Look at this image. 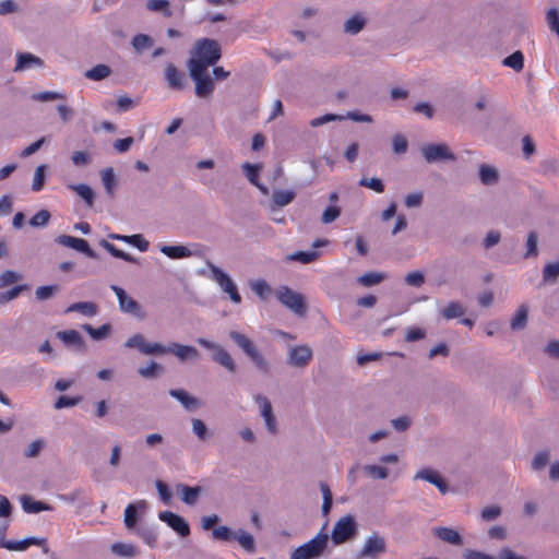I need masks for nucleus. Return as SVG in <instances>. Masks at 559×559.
Returning a JSON list of instances; mask_svg holds the SVG:
<instances>
[{
    "label": "nucleus",
    "instance_id": "obj_1",
    "mask_svg": "<svg viewBox=\"0 0 559 559\" xmlns=\"http://www.w3.org/2000/svg\"><path fill=\"white\" fill-rule=\"evenodd\" d=\"M126 348L138 349L145 356L174 355L179 362L197 361L200 359V352L191 345L171 342L163 345L158 342H148L141 333L131 335L123 344Z\"/></svg>",
    "mask_w": 559,
    "mask_h": 559
},
{
    "label": "nucleus",
    "instance_id": "obj_2",
    "mask_svg": "<svg viewBox=\"0 0 559 559\" xmlns=\"http://www.w3.org/2000/svg\"><path fill=\"white\" fill-rule=\"evenodd\" d=\"M222 57V49L217 40L211 38L198 39L191 50V57L187 67L199 66L201 69H209L215 66Z\"/></svg>",
    "mask_w": 559,
    "mask_h": 559
},
{
    "label": "nucleus",
    "instance_id": "obj_3",
    "mask_svg": "<svg viewBox=\"0 0 559 559\" xmlns=\"http://www.w3.org/2000/svg\"><path fill=\"white\" fill-rule=\"evenodd\" d=\"M229 337L239 348H241L259 370L263 372L269 371L267 360L248 336L238 331H230Z\"/></svg>",
    "mask_w": 559,
    "mask_h": 559
},
{
    "label": "nucleus",
    "instance_id": "obj_4",
    "mask_svg": "<svg viewBox=\"0 0 559 559\" xmlns=\"http://www.w3.org/2000/svg\"><path fill=\"white\" fill-rule=\"evenodd\" d=\"M329 536L321 531L312 539L297 547L289 559H318L328 547Z\"/></svg>",
    "mask_w": 559,
    "mask_h": 559
},
{
    "label": "nucleus",
    "instance_id": "obj_5",
    "mask_svg": "<svg viewBox=\"0 0 559 559\" xmlns=\"http://www.w3.org/2000/svg\"><path fill=\"white\" fill-rule=\"evenodd\" d=\"M207 266L211 272V278L219 286V288L229 296V299L234 304L241 302V296L238 293L237 285L230 278V276L224 272L222 269L213 264L212 262H207Z\"/></svg>",
    "mask_w": 559,
    "mask_h": 559
},
{
    "label": "nucleus",
    "instance_id": "obj_6",
    "mask_svg": "<svg viewBox=\"0 0 559 559\" xmlns=\"http://www.w3.org/2000/svg\"><path fill=\"white\" fill-rule=\"evenodd\" d=\"M188 70L189 75L195 85V95L201 98L211 96L214 92L215 84L209 73V69H201L195 64L193 68H188Z\"/></svg>",
    "mask_w": 559,
    "mask_h": 559
},
{
    "label": "nucleus",
    "instance_id": "obj_7",
    "mask_svg": "<svg viewBox=\"0 0 559 559\" xmlns=\"http://www.w3.org/2000/svg\"><path fill=\"white\" fill-rule=\"evenodd\" d=\"M197 343L202 346L203 348H206L209 350H212V360L216 364L221 365L225 369H227L229 372L236 371V362L231 355L219 344H216L212 341H209L203 337H199L197 340Z\"/></svg>",
    "mask_w": 559,
    "mask_h": 559
},
{
    "label": "nucleus",
    "instance_id": "obj_8",
    "mask_svg": "<svg viewBox=\"0 0 559 559\" xmlns=\"http://www.w3.org/2000/svg\"><path fill=\"white\" fill-rule=\"evenodd\" d=\"M357 523L355 518L347 514L336 521L331 533V539L334 545H341L356 535Z\"/></svg>",
    "mask_w": 559,
    "mask_h": 559
},
{
    "label": "nucleus",
    "instance_id": "obj_9",
    "mask_svg": "<svg viewBox=\"0 0 559 559\" xmlns=\"http://www.w3.org/2000/svg\"><path fill=\"white\" fill-rule=\"evenodd\" d=\"M278 301L297 316H304L306 304L301 294L294 292L288 286H282L276 290Z\"/></svg>",
    "mask_w": 559,
    "mask_h": 559
},
{
    "label": "nucleus",
    "instance_id": "obj_10",
    "mask_svg": "<svg viewBox=\"0 0 559 559\" xmlns=\"http://www.w3.org/2000/svg\"><path fill=\"white\" fill-rule=\"evenodd\" d=\"M386 551V540L379 533H372L366 537L360 550L358 559H376Z\"/></svg>",
    "mask_w": 559,
    "mask_h": 559
},
{
    "label": "nucleus",
    "instance_id": "obj_11",
    "mask_svg": "<svg viewBox=\"0 0 559 559\" xmlns=\"http://www.w3.org/2000/svg\"><path fill=\"white\" fill-rule=\"evenodd\" d=\"M313 357V350L309 345L290 346L287 350L286 362L294 368L305 369Z\"/></svg>",
    "mask_w": 559,
    "mask_h": 559
},
{
    "label": "nucleus",
    "instance_id": "obj_12",
    "mask_svg": "<svg viewBox=\"0 0 559 559\" xmlns=\"http://www.w3.org/2000/svg\"><path fill=\"white\" fill-rule=\"evenodd\" d=\"M420 151L427 163L455 160V155L445 143L428 144L423 146Z\"/></svg>",
    "mask_w": 559,
    "mask_h": 559
},
{
    "label": "nucleus",
    "instance_id": "obj_13",
    "mask_svg": "<svg viewBox=\"0 0 559 559\" xmlns=\"http://www.w3.org/2000/svg\"><path fill=\"white\" fill-rule=\"evenodd\" d=\"M254 401L260 407V415L264 420L266 430L271 435H276L278 432V427L277 420L273 414L271 402L266 396H263L261 394L255 395Z\"/></svg>",
    "mask_w": 559,
    "mask_h": 559
},
{
    "label": "nucleus",
    "instance_id": "obj_14",
    "mask_svg": "<svg viewBox=\"0 0 559 559\" xmlns=\"http://www.w3.org/2000/svg\"><path fill=\"white\" fill-rule=\"evenodd\" d=\"M56 242L60 246L68 247L74 249L81 253H84L91 259H96V252L91 249L88 242L85 239L76 238L69 235H60L56 238Z\"/></svg>",
    "mask_w": 559,
    "mask_h": 559
},
{
    "label": "nucleus",
    "instance_id": "obj_15",
    "mask_svg": "<svg viewBox=\"0 0 559 559\" xmlns=\"http://www.w3.org/2000/svg\"><path fill=\"white\" fill-rule=\"evenodd\" d=\"M110 288L115 292V294L118 298V301H119V309L122 312L133 314L134 317H138V318L143 317L141 307L138 304V301L134 300L133 298L129 297L123 288H121L117 285H111Z\"/></svg>",
    "mask_w": 559,
    "mask_h": 559
},
{
    "label": "nucleus",
    "instance_id": "obj_16",
    "mask_svg": "<svg viewBox=\"0 0 559 559\" xmlns=\"http://www.w3.org/2000/svg\"><path fill=\"white\" fill-rule=\"evenodd\" d=\"M158 518L175 532H177L181 537H187L190 534V526L182 516L171 511H162L159 512Z\"/></svg>",
    "mask_w": 559,
    "mask_h": 559
},
{
    "label": "nucleus",
    "instance_id": "obj_17",
    "mask_svg": "<svg viewBox=\"0 0 559 559\" xmlns=\"http://www.w3.org/2000/svg\"><path fill=\"white\" fill-rule=\"evenodd\" d=\"M147 510V502L145 500H138L136 502L129 503L124 509L123 522L128 530H134L138 518L144 514Z\"/></svg>",
    "mask_w": 559,
    "mask_h": 559
},
{
    "label": "nucleus",
    "instance_id": "obj_18",
    "mask_svg": "<svg viewBox=\"0 0 559 559\" xmlns=\"http://www.w3.org/2000/svg\"><path fill=\"white\" fill-rule=\"evenodd\" d=\"M44 60L31 52H16V63L13 68L14 72H23L35 68H43Z\"/></svg>",
    "mask_w": 559,
    "mask_h": 559
},
{
    "label": "nucleus",
    "instance_id": "obj_19",
    "mask_svg": "<svg viewBox=\"0 0 559 559\" xmlns=\"http://www.w3.org/2000/svg\"><path fill=\"white\" fill-rule=\"evenodd\" d=\"M167 85L171 90H182L186 86V75L173 63H167L164 71Z\"/></svg>",
    "mask_w": 559,
    "mask_h": 559
},
{
    "label": "nucleus",
    "instance_id": "obj_20",
    "mask_svg": "<svg viewBox=\"0 0 559 559\" xmlns=\"http://www.w3.org/2000/svg\"><path fill=\"white\" fill-rule=\"evenodd\" d=\"M43 546V551L47 554L49 551V548L46 544L45 538L39 537H26L19 542L8 540V544L4 545V549L12 550V551H24L29 546Z\"/></svg>",
    "mask_w": 559,
    "mask_h": 559
},
{
    "label": "nucleus",
    "instance_id": "obj_21",
    "mask_svg": "<svg viewBox=\"0 0 559 559\" xmlns=\"http://www.w3.org/2000/svg\"><path fill=\"white\" fill-rule=\"evenodd\" d=\"M414 479L415 480H417V479L426 480V481L435 485L441 493L448 492V485L442 479L440 474L432 468H423V469L418 471L414 475Z\"/></svg>",
    "mask_w": 559,
    "mask_h": 559
},
{
    "label": "nucleus",
    "instance_id": "obj_22",
    "mask_svg": "<svg viewBox=\"0 0 559 559\" xmlns=\"http://www.w3.org/2000/svg\"><path fill=\"white\" fill-rule=\"evenodd\" d=\"M367 23V15L364 12H357L344 22L343 32L347 35H357L366 27Z\"/></svg>",
    "mask_w": 559,
    "mask_h": 559
},
{
    "label": "nucleus",
    "instance_id": "obj_23",
    "mask_svg": "<svg viewBox=\"0 0 559 559\" xmlns=\"http://www.w3.org/2000/svg\"><path fill=\"white\" fill-rule=\"evenodd\" d=\"M241 168L251 185L257 187L263 194H269V189L259 181V175L262 169L261 164L243 163Z\"/></svg>",
    "mask_w": 559,
    "mask_h": 559
},
{
    "label": "nucleus",
    "instance_id": "obj_24",
    "mask_svg": "<svg viewBox=\"0 0 559 559\" xmlns=\"http://www.w3.org/2000/svg\"><path fill=\"white\" fill-rule=\"evenodd\" d=\"M176 489L177 492L180 495L181 501L188 506H194L198 502L202 491L201 487L199 486L190 487L185 484H178L176 486Z\"/></svg>",
    "mask_w": 559,
    "mask_h": 559
},
{
    "label": "nucleus",
    "instance_id": "obj_25",
    "mask_svg": "<svg viewBox=\"0 0 559 559\" xmlns=\"http://www.w3.org/2000/svg\"><path fill=\"white\" fill-rule=\"evenodd\" d=\"M169 395L181 403V405L188 411H192L200 405V402L197 397L190 395L182 389H171L169 391Z\"/></svg>",
    "mask_w": 559,
    "mask_h": 559
},
{
    "label": "nucleus",
    "instance_id": "obj_26",
    "mask_svg": "<svg viewBox=\"0 0 559 559\" xmlns=\"http://www.w3.org/2000/svg\"><path fill=\"white\" fill-rule=\"evenodd\" d=\"M433 534L436 537H438L439 539H441L448 544L455 545V546H460L463 544L462 536L460 535L459 532H456L453 528L444 527V526L436 527L433 530Z\"/></svg>",
    "mask_w": 559,
    "mask_h": 559
},
{
    "label": "nucleus",
    "instance_id": "obj_27",
    "mask_svg": "<svg viewBox=\"0 0 559 559\" xmlns=\"http://www.w3.org/2000/svg\"><path fill=\"white\" fill-rule=\"evenodd\" d=\"M21 504H22V509L26 513H39L41 511H52L53 510V508L50 504H47L41 501H35L29 496H22Z\"/></svg>",
    "mask_w": 559,
    "mask_h": 559
},
{
    "label": "nucleus",
    "instance_id": "obj_28",
    "mask_svg": "<svg viewBox=\"0 0 559 559\" xmlns=\"http://www.w3.org/2000/svg\"><path fill=\"white\" fill-rule=\"evenodd\" d=\"M57 337L67 346H74L80 349L84 347V340L76 330L60 331L57 333Z\"/></svg>",
    "mask_w": 559,
    "mask_h": 559
},
{
    "label": "nucleus",
    "instance_id": "obj_29",
    "mask_svg": "<svg viewBox=\"0 0 559 559\" xmlns=\"http://www.w3.org/2000/svg\"><path fill=\"white\" fill-rule=\"evenodd\" d=\"M162 253L170 259H185L192 255V251L186 246H167L163 245L159 247Z\"/></svg>",
    "mask_w": 559,
    "mask_h": 559
},
{
    "label": "nucleus",
    "instance_id": "obj_30",
    "mask_svg": "<svg viewBox=\"0 0 559 559\" xmlns=\"http://www.w3.org/2000/svg\"><path fill=\"white\" fill-rule=\"evenodd\" d=\"M67 313L69 312H79L85 317H94L98 312V308L94 302L91 301H80L70 305L67 310Z\"/></svg>",
    "mask_w": 559,
    "mask_h": 559
},
{
    "label": "nucleus",
    "instance_id": "obj_31",
    "mask_svg": "<svg viewBox=\"0 0 559 559\" xmlns=\"http://www.w3.org/2000/svg\"><path fill=\"white\" fill-rule=\"evenodd\" d=\"M528 306L521 305L510 321V326L514 331L523 330L527 324Z\"/></svg>",
    "mask_w": 559,
    "mask_h": 559
},
{
    "label": "nucleus",
    "instance_id": "obj_32",
    "mask_svg": "<svg viewBox=\"0 0 559 559\" xmlns=\"http://www.w3.org/2000/svg\"><path fill=\"white\" fill-rule=\"evenodd\" d=\"M100 176L106 193L112 197L118 183L114 169L111 167H107L102 170Z\"/></svg>",
    "mask_w": 559,
    "mask_h": 559
},
{
    "label": "nucleus",
    "instance_id": "obj_33",
    "mask_svg": "<svg viewBox=\"0 0 559 559\" xmlns=\"http://www.w3.org/2000/svg\"><path fill=\"white\" fill-rule=\"evenodd\" d=\"M479 179L485 186L495 185L499 180L498 170L490 165L484 164L479 167Z\"/></svg>",
    "mask_w": 559,
    "mask_h": 559
},
{
    "label": "nucleus",
    "instance_id": "obj_34",
    "mask_svg": "<svg viewBox=\"0 0 559 559\" xmlns=\"http://www.w3.org/2000/svg\"><path fill=\"white\" fill-rule=\"evenodd\" d=\"M163 371V366L155 360H151L146 366H142L138 369V373L144 379H155L159 377Z\"/></svg>",
    "mask_w": 559,
    "mask_h": 559
},
{
    "label": "nucleus",
    "instance_id": "obj_35",
    "mask_svg": "<svg viewBox=\"0 0 559 559\" xmlns=\"http://www.w3.org/2000/svg\"><path fill=\"white\" fill-rule=\"evenodd\" d=\"M440 314L445 320L460 318L465 313L464 307L457 301H451L447 307L440 309Z\"/></svg>",
    "mask_w": 559,
    "mask_h": 559
},
{
    "label": "nucleus",
    "instance_id": "obj_36",
    "mask_svg": "<svg viewBox=\"0 0 559 559\" xmlns=\"http://www.w3.org/2000/svg\"><path fill=\"white\" fill-rule=\"evenodd\" d=\"M249 286L261 300H266L272 294V288L265 280L250 281Z\"/></svg>",
    "mask_w": 559,
    "mask_h": 559
},
{
    "label": "nucleus",
    "instance_id": "obj_37",
    "mask_svg": "<svg viewBox=\"0 0 559 559\" xmlns=\"http://www.w3.org/2000/svg\"><path fill=\"white\" fill-rule=\"evenodd\" d=\"M238 544L248 552H254L255 550V542H254V538L253 536L243 531V530H238L235 532V538Z\"/></svg>",
    "mask_w": 559,
    "mask_h": 559
},
{
    "label": "nucleus",
    "instance_id": "obj_38",
    "mask_svg": "<svg viewBox=\"0 0 559 559\" xmlns=\"http://www.w3.org/2000/svg\"><path fill=\"white\" fill-rule=\"evenodd\" d=\"M69 189L76 192V194L80 198H82L88 206L93 205L94 191L88 185H86V183L70 185Z\"/></svg>",
    "mask_w": 559,
    "mask_h": 559
},
{
    "label": "nucleus",
    "instance_id": "obj_39",
    "mask_svg": "<svg viewBox=\"0 0 559 559\" xmlns=\"http://www.w3.org/2000/svg\"><path fill=\"white\" fill-rule=\"evenodd\" d=\"M559 277V260L545 264L543 269V283L555 284Z\"/></svg>",
    "mask_w": 559,
    "mask_h": 559
},
{
    "label": "nucleus",
    "instance_id": "obj_40",
    "mask_svg": "<svg viewBox=\"0 0 559 559\" xmlns=\"http://www.w3.org/2000/svg\"><path fill=\"white\" fill-rule=\"evenodd\" d=\"M526 251L523 254L524 259L536 258L538 251V234L536 231H530L525 242Z\"/></svg>",
    "mask_w": 559,
    "mask_h": 559
},
{
    "label": "nucleus",
    "instance_id": "obj_41",
    "mask_svg": "<svg viewBox=\"0 0 559 559\" xmlns=\"http://www.w3.org/2000/svg\"><path fill=\"white\" fill-rule=\"evenodd\" d=\"M385 277H386V275L384 273L367 272V273L362 274L361 276H359L357 278V282L365 287H371V286H374V285L381 283Z\"/></svg>",
    "mask_w": 559,
    "mask_h": 559
},
{
    "label": "nucleus",
    "instance_id": "obj_42",
    "mask_svg": "<svg viewBox=\"0 0 559 559\" xmlns=\"http://www.w3.org/2000/svg\"><path fill=\"white\" fill-rule=\"evenodd\" d=\"M111 551L120 557L132 558L138 555V549L132 544L115 543L111 545Z\"/></svg>",
    "mask_w": 559,
    "mask_h": 559
},
{
    "label": "nucleus",
    "instance_id": "obj_43",
    "mask_svg": "<svg viewBox=\"0 0 559 559\" xmlns=\"http://www.w3.org/2000/svg\"><path fill=\"white\" fill-rule=\"evenodd\" d=\"M272 199L275 205L283 207L293 202L295 192L290 190H274Z\"/></svg>",
    "mask_w": 559,
    "mask_h": 559
},
{
    "label": "nucleus",
    "instance_id": "obj_44",
    "mask_svg": "<svg viewBox=\"0 0 559 559\" xmlns=\"http://www.w3.org/2000/svg\"><path fill=\"white\" fill-rule=\"evenodd\" d=\"M111 70L106 64H97L85 72V78L93 81H100L109 76Z\"/></svg>",
    "mask_w": 559,
    "mask_h": 559
},
{
    "label": "nucleus",
    "instance_id": "obj_45",
    "mask_svg": "<svg viewBox=\"0 0 559 559\" xmlns=\"http://www.w3.org/2000/svg\"><path fill=\"white\" fill-rule=\"evenodd\" d=\"M146 8L152 12H162L166 17L173 15L168 0H147Z\"/></svg>",
    "mask_w": 559,
    "mask_h": 559
},
{
    "label": "nucleus",
    "instance_id": "obj_46",
    "mask_svg": "<svg viewBox=\"0 0 559 559\" xmlns=\"http://www.w3.org/2000/svg\"><path fill=\"white\" fill-rule=\"evenodd\" d=\"M191 426L193 433L200 441H206L211 437V432L203 420L199 418H192Z\"/></svg>",
    "mask_w": 559,
    "mask_h": 559
},
{
    "label": "nucleus",
    "instance_id": "obj_47",
    "mask_svg": "<svg viewBox=\"0 0 559 559\" xmlns=\"http://www.w3.org/2000/svg\"><path fill=\"white\" fill-rule=\"evenodd\" d=\"M83 329L88 333V335L95 340L100 341L108 336L110 326L108 324H103L102 326L95 329L90 324H85Z\"/></svg>",
    "mask_w": 559,
    "mask_h": 559
},
{
    "label": "nucleus",
    "instance_id": "obj_48",
    "mask_svg": "<svg viewBox=\"0 0 559 559\" xmlns=\"http://www.w3.org/2000/svg\"><path fill=\"white\" fill-rule=\"evenodd\" d=\"M50 217L49 211L40 210L31 217L28 223L34 228H43L49 223Z\"/></svg>",
    "mask_w": 559,
    "mask_h": 559
},
{
    "label": "nucleus",
    "instance_id": "obj_49",
    "mask_svg": "<svg viewBox=\"0 0 559 559\" xmlns=\"http://www.w3.org/2000/svg\"><path fill=\"white\" fill-rule=\"evenodd\" d=\"M502 63L519 72L524 67V56L521 51H515L509 57H507Z\"/></svg>",
    "mask_w": 559,
    "mask_h": 559
},
{
    "label": "nucleus",
    "instance_id": "obj_50",
    "mask_svg": "<svg viewBox=\"0 0 559 559\" xmlns=\"http://www.w3.org/2000/svg\"><path fill=\"white\" fill-rule=\"evenodd\" d=\"M550 460V453L549 451H540L536 453L532 460L531 466L532 469L535 472H539L546 467V465L549 463Z\"/></svg>",
    "mask_w": 559,
    "mask_h": 559
},
{
    "label": "nucleus",
    "instance_id": "obj_51",
    "mask_svg": "<svg viewBox=\"0 0 559 559\" xmlns=\"http://www.w3.org/2000/svg\"><path fill=\"white\" fill-rule=\"evenodd\" d=\"M153 44V38L145 34H138L132 38V46L139 52L152 47Z\"/></svg>",
    "mask_w": 559,
    "mask_h": 559
},
{
    "label": "nucleus",
    "instance_id": "obj_52",
    "mask_svg": "<svg viewBox=\"0 0 559 559\" xmlns=\"http://www.w3.org/2000/svg\"><path fill=\"white\" fill-rule=\"evenodd\" d=\"M319 257V253L314 250L309 251H297L289 255V260L297 261L302 264H308L314 261Z\"/></svg>",
    "mask_w": 559,
    "mask_h": 559
},
{
    "label": "nucleus",
    "instance_id": "obj_53",
    "mask_svg": "<svg viewBox=\"0 0 559 559\" xmlns=\"http://www.w3.org/2000/svg\"><path fill=\"white\" fill-rule=\"evenodd\" d=\"M320 490H321L322 498H323V503H322V508H321L322 514L328 515L329 512L331 511L332 503H333L332 492L330 490V487L324 483L320 484Z\"/></svg>",
    "mask_w": 559,
    "mask_h": 559
},
{
    "label": "nucleus",
    "instance_id": "obj_54",
    "mask_svg": "<svg viewBox=\"0 0 559 559\" xmlns=\"http://www.w3.org/2000/svg\"><path fill=\"white\" fill-rule=\"evenodd\" d=\"M366 473L373 479H385L389 476V469L376 464H368L364 467Z\"/></svg>",
    "mask_w": 559,
    "mask_h": 559
},
{
    "label": "nucleus",
    "instance_id": "obj_55",
    "mask_svg": "<svg viewBox=\"0 0 559 559\" xmlns=\"http://www.w3.org/2000/svg\"><path fill=\"white\" fill-rule=\"evenodd\" d=\"M212 537L216 540L229 542L235 538V532L227 526H218L213 528Z\"/></svg>",
    "mask_w": 559,
    "mask_h": 559
},
{
    "label": "nucleus",
    "instance_id": "obj_56",
    "mask_svg": "<svg viewBox=\"0 0 559 559\" xmlns=\"http://www.w3.org/2000/svg\"><path fill=\"white\" fill-rule=\"evenodd\" d=\"M46 166L39 165L36 167L32 183V190L38 192L43 189L45 182Z\"/></svg>",
    "mask_w": 559,
    "mask_h": 559
},
{
    "label": "nucleus",
    "instance_id": "obj_57",
    "mask_svg": "<svg viewBox=\"0 0 559 559\" xmlns=\"http://www.w3.org/2000/svg\"><path fill=\"white\" fill-rule=\"evenodd\" d=\"M32 99L37 102H50L56 99H66V95L59 92L45 91L33 94Z\"/></svg>",
    "mask_w": 559,
    "mask_h": 559
},
{
    "label": "nucleus",
    "instance_id": "obj_58",
    "mask_svg": "<svg viewBox=\"0 0 559 559\" xmlns=\"http://www.w3.org/2000/svg\"><path fill=\"white\" fill-rule=\"evenodd\" d=\"M341 207L337 205H329L322 213L321 221L323 224H331L341 215Z\"/></svg>",
    "mask_w": 559,
    "mask_h": 559
},
{
    "label": "nucleus",
    "instance_id": "obj_59",
    "mask_svg": "<svg viewBox=\"0 0 559 559\" xmlns=\"http://www.w3.org/2000/svg\"><path fill=\"white\" fill-rule=\"evenodd\" d=\"M45 447V441L43 439H36L32 441L24 451V456L27 459H33L39 455L40 451Z\"/></svg>",
    "mask_w": 559,
    "mask_h": 559
},
{
    "label": "nucleus",
    "instance_id": "obj_60",
    "mask_svg": "<svg viewBox=\"0 0 559 559\" xmlns=\"http://www.w3.org/2000/svg\"><path fill=\"white\" fill-rule=\"evenodd\" d=\"M359 186L371 189L378 193H382L384 191V185L379 178H361L359 180Z\"/></svg>",
    "mask_w": 559,
    "mask_h": 559
},
{
    "label": "nucleus",
    "instance_id": "obj_61",
    "mask_svg": "<svg viewBox=\"0 0 559 559\" xmlns=\"http://www.w3.org/2000/svg\"><path fill=\"white\" fill-rule=\"evenodd\" d=\"M136 534L143 539V542L150 547H155L157 542L156 533L151 528H138Z\"/></svg>",
    "mask_w": 559,
    "mask_h": 559
},
{
    "label": "nucleus",
    "instance_id": "obj_62",
    "mask_svg": "<svg viewBox=\"0 0 559 559\" xmlns=\"http://www.w3.org/2000/svg\"><path fill=\"white\" fill-rule=\"evenodd\" d=\"M58 290V285L39 286L35 292V296L38 300H46L52 297V295Z\"/></svg>",
    "mask_w": 559,
    "mask_h": 559
},
{
    "label": "nucleus",
    "instance_id": "obj_63",
    "mask_svg": "<svg viewBox=\"0 0 559 559\" xmlns=\"http://www.w3.org/2000/svg\"><path fill=\"white\" fill-rule=\"evenodd\" d=\"M424 200V193L421 191H416L407 194L404 198V204L408 209L418 207L421 205Z\"/></svg>",
    "mask_w": 559,
    "mask_h": 559
},
{
    "label": "nucleus",
    "instance_id": "obj_64",
    "mask_svg": "<svg viewBox=\"0 0 559 559\" xmlns=\"http://www.w3.org/2000/svg\"><path fill=\"white\" fill-rule=\"evenodd\" d=\"M72 163L75 166L83 167L92 162V156L84 151H75L71 156Z\"/></svg>",
    "mask_w": 559,
    "mask_h": 559
}]
</instances>
